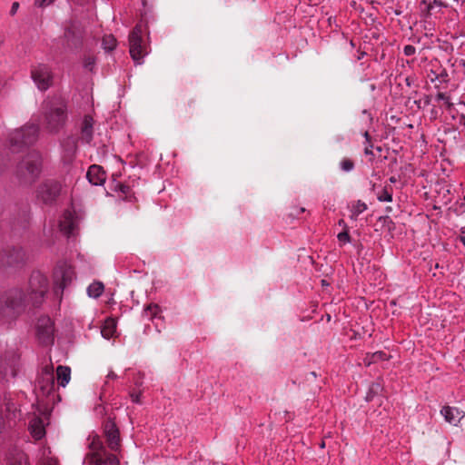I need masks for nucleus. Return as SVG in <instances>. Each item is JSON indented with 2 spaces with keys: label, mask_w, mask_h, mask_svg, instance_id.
Instances as JSON below:
<instances>
[{
  "label": "nucleus",
  "mask_w": 465,
  "mask_h": 465,
  "mask_svg": "<svg viewBox=\"0 0 465 465\" xmlns=\"http://www.w3.org/2000/svg\"><path fill=\"white\" fill-rule=\"evenodd\" d=\"M3 315L9 321H15L30 307L28 296L23 287L6 290L0 299Z\"/></svg>",
  "instance_id": "f257e3e1"
},
{
  "label": "nucleus",
  "mask_w": 465,
  "mask_h": 465,
  "mask_svg": "<svg viewBox=\"0 0 465 465\" xmlns=\"http://www.w3.org/2000/svg\"><path fill=\"white\" fill-rule=\"evenodd\" d=\"M366 209V203L360 200L353 203L351 205V213L356 215L362 213Z\"/></svg>",
  "instance_id": "c756f323"
},
{
  "label": "nucleus",
  "mask_w": 465,
  "mask_h": 465,
  "mask_svg": "<svg viewBox=\"0 0 465 465\" xmlns=\"http://www.w3.org/2000/svg\"><path fill=\"white\" fill-rule=\"evenodd\" d=\"M95 64V59L93 56H87L84 60V67L88 71H93Z\"/></svg>",
  "instance_id": "f704fd0d"
},
{
  "label": "nucleus",
  "mask_w": 465,
  "mask_h": 465,
  "mask_svg": "<svg viewBox=\"0 0 465 465\" xmlns=\"http://www.w3.org/2000/svg\"><path fill=\"white\" fill-rule=\"evenodd\" d=\"M432 5H436L438 7H447L448 6L447 0H433Z\"/></svg>",
  "instance_id": "ea45409f"
},
{
  "label": "nucleus",
  "mask_w": 465,
  "mask_h": 465,
  "mask_svg": "<svg viewBox=\"0 0 465 465\" xmlns=\"http://www.w3.org/2000/svg\"><path fill=\"white\" fill-rule=\"evenodd\" d=\"M64 156L71 160L77 151V141L73 136H68L62 142Z\"/></svg>",
  "instance_id": "412c9836"
},
{
  "label": "nucleus",
  "mask_w": 465,
  "mask_h": 465,
  "mask_svg": "<svg viewBox=\"0 0 465 465\" xmlns=\"http://www.w3.org/2000/svg\"><path fill=\"white\" fill-rule=\"evenodd\" d=\"M43 170V157L39 152L28 153L17 164L16 178L23 183L32 184L39 177Z\"/></svg>",
  "instance_id": "7ed1b4c3"
},
{
  "label": "nucleus",
  "mask_w": 465,
  "mask_h": 465,
  "mask_svg": "<svg viewBox=\"0 0 465 465\" xmlns=\"http://www.w3.org/2000/svg\"><path fill=\"white\" fill-rule=\"evenodd\" d=\"M39 127L35 124H28L15 129L9 135L10 149L16 153L25 146L35 143L38 138Z\"/></svg>",
  "instance_id": "39448f33"
},
{
  "label": "nucleus",
  "mask_w": 465,
  "mask_h": 465,
  "mask_svg": "<svg viewBox=\"0 0 465 465\" xmlns=\"http://www.w3.org/2000/svg\"><path fill=\"white\" fill-rule=\"evenodd\" d=\"M6 465H28L27 457L21 453L10 458Z\"/></svg>",
  "instance_id": "c85d7f7f"
},
{
  "label": "nucleus",
  "mask_w": 465,
  "mask_h": 465,
  "mask_svg": "<svg viewBox=\"0 0 465 465\" xmlns=\"http://www.w3.org/2000/svg\"><path fill=\"white\" fill-rule=\"evenodd\" d=\"M30 430L35 440H39L45 435V430L42 423V420H38L30 425Z\"/></svg>",
  "instance_id": "393cba45"
},
{
  "label": "nucleus",
  "mask_w": 465,
  "mask_h": 465,
  "mask_svg": "<svg viewBox=\"0 0 465 465\" xmlns=\"http://www.w3.org/2000/svg\"><path fill=\"white\" fill-rule=\"evenodd\" d=\"M389 180H390V182H391V183H396V182H397V179H396L394 176H391Z\"/></svg>",
  "instance_id": "3c124183"
},
{
  "label": "nucleus",
  "mask_w": 465,
  "mask_h": 465,
  "mask_svg": "<svg viewBox=\"0 0 465 465\" xmlns=\"http://www.w3.org/2000/svg\"><path fill=\"white\" fill-rule=\"evenodd\" d=\"M53 278V292L58 302L61 303L64 292L75 278V272L71 265L66 262H59L54 270Z\"/></svg>",
  "instance_id": "423d86ee"
},
{
  "label": "nucleus",
  "mask_w": 465,
  "mask_h": 465,
  "mask_svg": "<svg viewBox=\"0 0 465 465\" xmlns=\"http://www.w3.org/2000/svg\"><path fill=\"white\" fill-rule=\"evenodd\" d=\"M337 238L341 246L351 242V234H337Z\"/></svg>",
  "instance_id": "c9c22d12"
},
{
  "label": "nucleus",
  "mask_w": 465,
  "mask_h": 465,
  "mask_svg": "<svg viewBox=\"0 0 465 465\" xmlns=\"http://www.w3.org/2000/svg\"><path fill=\"white\" fill-rule=\"evenodd\" d=\"M94 120L91 116L85 115L81 126V140L89 143L93 138Z\"/></svg>",
  "instance_id": "6ab92c4d"
},
{
  "label": "nucleus",
  "mask_w": 465,
  "mask_h": 465,
  "mask_svg": "<svg viewBox=\"0 0 465 465\" xmlns=\"http://www.w3.org/2000/svg\"><path fill=\"white\" fill-rule=\"evenodd\" d=\"M43 108L46 128L52 133L61 130L67 121L66 102L59 96H54L45 100Z\"/></svg>",
  "instance_id": "f03ea898"
},
{
  "label": "nucleus",
  "mask_w": 465,
  "mask_h": 465,
  "mask_svg": "<svg viewBox=\"0 0 465 465\" xmlns=\"http://www.w3.org/2000/svg\"><path fill=\"white\" fill-rule=\"evenodd\" d=\"M377 199L380 202H387L391 203L392 202V190L391 187H388L387 185L384 186L378 193H377Z\"/></svg>",
  "instance_id": "bb28decb"
},
{
  "label": "nucleus",
  "mask_w": 465,
  "mask_h": 465,
  "mask_svg": "<svg viewBox=\"0 0 465 465\" xmlns=\"http://www.w3.org/2000/svg\"><path fill=\"white\" fill-rule=\"evenodd\" d=\"M95 411L101 414V415H104L105 414V408L102 405H98L95 407Z\"/></svg>",
  "instance_id": "c03bdc74"
},
{
  "label": "nucleus",
  "mask_w": 465,
  "mask_h": 465,
  "mask_svg": "<svg viewBox=\"0 0 465 465\" xmlns=\"http://www.w3.org/2000/svg\"><path fill=\"white\" fill-rule=\"evenodd\" d=\"M44 465H56V464L54 462L49 460V461L45 462Z\"/></svg>",
  "instance_id": "603ef678"
},
{
  "label": "nucleus",
  "mask_w": 465,
  "mask_h": 465,
  "mask_svg": "<svg viewBox=\"0 0 465 465\" xmlns=\"http://www.w3.org/2000/svg\"><path fill=\"white\" fill-rule=\"evenodd\" d=\"M104 285L102 282L94 281L86 289L87 295L90 298L97 299L104 292Z\"/></svg>",
  "instance_id": "5701e85b"
},
{
  "label": "nucleus",
  "mask_w": 465,
  "mask_h": 465,
  "mask_svg": "<svg viewBox=\"0 0 465 465\" xmlns=\"http://www.w3.org/2000/svg\"><path fill=\"white\" fill-rule=\"evenodd\" d=\"M82 218L74 212L65 211L59 220L60 232H74L81 230Z\"/></svg>",
  "instance_id": "2eb2a0df"
},
{
  "label": "nucleus",
  "mask_w": 465,
  "mask_h": 465,
  "mask_svg": "<svg viewBox=\"0 0 465 465\" xmlns=\"http://www.w3.org/2000/svg\"><path fill=\"white\" fill-rule=\"evenodd\" d=\"M436 100L437 101H444L448 109H451L453 106V104L450 102V96H448L444 93H438L436 95Z\"/></svg>",
  "instance_id": "72a5a7b5"
},
{
  "label": "nucleus",
  "mask_w": 465,
  "mask_h": 465,
  "mask_svg": "<svg viewBox=\"0 0 465 465\" xmlns=\"http://www.w3.org/2000/svg\"><path fill=\"white\" fill-rule=\"evenodd\" d=\"M25 262V252L21 247L6 244L0 250V269H18Z\"/></svg>",
  "instance_id": "0eeeda50"
},
{
  "label": "nucleus",
  "mask_w": 465,
  "mask_h": 465,
  "mask_svg": "<svg viewBox=\"0 0 465 465\" xmlns=\"http://www.w3.org/2000/svg\"><path fill=\"white\" fill-rule=\"evenodd\" d=\"M87 440L90 451L85 455L84 464L102 465L103 455L106 452L103 441L97 434L90 435Z\"/></svg>",
  "instance_id": "f8f14e48"
},
{
  "label": "nucleus",
  "mask_w": 465,
  "mask_h": 465,
  "mask_svg": "<svg viewBox=\"0 0 465 465\" xmlns=\"http://www.w3.org/2000/svg\"><path fill=\"white\" fill-rule=\"evenodd\" d=\"M36 339L44 346L53 345L54 341V322L45 314L36 319L35 325Z\"/></svg>",
  "instance_id": "1a4fd4ad"
},
{
  "label": "nucleus",
  "mask_w": 465,
  "mask_h": 465,
  "mask_svg": "<svg viewBox=\"0 0 465 465\" xmlns=\"http://www.w3.org/2000/svg\"><path fill=\"white\" fill-rule=\"evenodd\" d=\"M102 45L105 51H113L116 47V39L112 35H104Z\"/></svg>",
  "instance_id": "cd10ccee"
},
{
  "label": "nucleus",
  "mask_w": 465,
  "mask_h": 465,
  "mask_svg": "<svg viewBox=\"0 0 465 465\" xmlns=\"http://www.w3.org/2000/svg\"><path fill=\"white\" fill-rule=\"evenodd\" d=\"M456 240H459L465 246V234H460Z\"/></svg>",
  "instance_id": "49530a36"
},
{
  "label": "nucleus",
  "mask_w": 465,
  "mask_h": 465,
  "mask_svg": "<svg viewBox=\"0 0 465 465\" xmlns=\"http://www.w3.org/2000/svg\"><path fill=\"white\" fill-rule=\"evenodd\" d=\"M31 79L41 92L48 90L53 84V72L49 65L38 64L31 67Z\"/></svg>",
  "instance_id": "9d476101"
},
{
  "label": "nucleus",
  "mask_w": 465,
  "mask_h": 465,
  "mask_svg": "<svg viewBox=\"0 0 465 465\" xmlns=\"http://www.w3.org/2000/svg\"><path fill=\"white\" fill-rule=\"evenodd\" d=\"M54 0H35V4L37 6L43 7L52 4Z\"/></svg>",
  "instance_id": "58836bf2"
},
{
  "label": "nucleus",
  "mask_w": 465,
  "mask_h": 465,
  "mask_svg": "<svg viewBox=\"0 0 465 465\" xmlns=\"http://www.w3.org/2000/svg\"><path fill=\"white\" fill-rule=\"evenodd\" d=\"M383 391V385L380 381L372 382L367 391L365 400L366 401H371L374 397L381 395Z\"/></svg>",
  "instance_id": "b1692460"
},
{
  "label": "nucleus",
  "mask_w": 465,
  "mask_h": 465,
  "mask_svg": "<svg viewBox=\"0 0 465 465\" xmlns=\"http://www.w3.org/2000/svg\"><path fill=\"white\" fill-rule=\"evenodd\" d=\"M459 224L460 227V232H465V215L460 218Z\"/></svg>",
  "instance_id": "37998d69"
},
{
  "label": "nucleus",
  "mask_w": 465,
  "mask_h": 465,
  "mask_svg": "<svg viewBox=\"0 0 465 465\" xmlns=\"http://www.w3.org/2000/svg\"><path fill=\"white\" fill-rule=\"evenodd\" d=\"M322 285H326V284H327V283H326V281H325V280H322Z\"/></svg>",
  "instance_id": "4d7b16f0"
},
{
  "label": "nucleus",
  "mask_w": 465,
  "mask_h": 465,
  "mask_svg": "<svg viewBox=\"0 0 465 465\" xmlns=\"http://www.w3.org/2000/svg\"><path fill=\"white\" fill-rule=\"evenodd\" d=\"M143 28L140 25L131 31L129 35V52L136 64H142L143 58L148 54L149 50L142 38Z\"/></svg>",
  "instance_id": "6e6552de"
},
{
  "label": "nucleus",
  "mask_w": 465,
  "mask_h": 465,
  "mask_svg": "<svg viewBox=\"0 0 465 465\" xmlns=\"http://www.w3.org/2000/svg\"><path fill=\"white\" fill-rule=\"evenodd\" d=\"M391 356L388 355L383 351H377L375 352H368L366 353L363 362L366 366H370L373 363H377L379 361H388Z\"/></svg>",
  "instance_id": "aec40b11"
},
{
  "label": "nucleus",
  "mask_w": 465,
  "mask_h": 465,
  "mask_svg": "<svg viewBox=\"0 0 465 465\" xmlns=\"http://www.w3.org/2000/svg\"><path fill=\"white\" fill-rule=\"evenodd\" d=\"M18 7L19 4L17 2H14L10 10L12 15H14L17 12Z\"/></svg>",
  "instance_id": "79ce46f5"
},
{
  "label": "nucleus",
  "mask_w": 465,
  "mask_h": 465,
  "mask_svg": "<svg viewBox=\"0 0 465 465\" xmlns=\"http://www.w3.org/2000/svg\"><path fill=\"white\" fill-rule=\"evenodd\" d=\"M312 376H316V373L314 371L311 372Z\"/></svg>",
  "instance_id": "bf43d9fd"
},
{
  "label": "nucleus",
  "mask_w": 465,
  "mask_h": 465,
  "mask_svg": "<svg viewBox=\"0 0 465 465\" xmlns=\"http://www.w3.org/2000/svg\"><path fill=\"white\" fill-rule=\"evenodd\" d=\"M107 378H108V379H113V380H114V379H117V378H118V376H117L114 371H110V372L108 373V375H107Z\"/></svg>",
  "instance_id": "de8ad7c7"
},
{
  "label": "nucleus",
  "mask_w": 465,
  "mask_h": 465,
  "mask_svg": "<svg viewBox=\"0 0 465 465\" xmlns=\"http://www.w3.org/2000/svg\"><path fill=\"white\" fill-rule=\"evenodd\" d=\"M3 42H4L3 36L0 35V46L2 45Z\"/></svg>",
  "instance_id": "5fc2aeb1"
},
{
  "label": "nucleus",
  "mask_w": 465,
  "mask_h": 465,
  "mask_svg": "<svg viewBox=\"0 0 465 465\" xmlns=\"http://www.w3.org/2000/svg\"><path fill=\"white\" fill-rule=\"evenodd\" d=\"M106 323H107V325H105L102 329L101 332H102L103 337L109 339L110 337L113 336V334L115 331V325L113 322H111L110 324L108 322H106Z\"/></svg>",
  "instance_id": "2f4dec72"
},
{
  "label": "nucleus",
  "mask_w": 465,
  "mask_h": 465,
  "mask_svg": "<svg viewBox=\"0 0 465 465\" xmlns=\"http://www.w3.org/2000/svg\"><path fill=\"white\" fill-rule=\"evenodd\" d=\"M161 312V308L158 304L150 303L143 310V315L149 320L155 319Z\"/></svg>",
  "instance_id": "a878e982"
},
{
  "label": "nucleus",
  "mask_w": 465,
  "mask_h": 465,
  "mask_svg": "<svg viewBox=\"0 0 465 465\" xmlns=\"http://www.w3.org/2000/svg\"><path fill=\"white\" fill-rule=\"evenodd\" d=\"M58 384L65 387L71 379V369L68 366L59 365L56 368Z\"/></svg>",
  "instance_id": "4be33fe9"
},
{
  "label": "nucleus",
  "mask_w": 465,
  "mask_h": 465,
  "mask_svg": "<svg viewBox=\"0 0 465 465\" xmlns=\"http://www.w3.org/2000/svg\"><path fill=\"white\" fill-rule=\"evenodd\" d=\"M440 412L445 421L453 426H458L460 421L465 417V411L455 406H443Z\"/></svg>",
  "instance_id": "f3484780"
},
{
  "label": "nucleus",
  "mask_w": 465,
  "mask_h": 465,
  "mask_svg": "<svg viewBox=\"0 0 465 465\" xmlns=\"http://www.w3.org/2000/svg\"><path fill=\"white\" fill-rule=\"evenodd\" d=\"M0 378H3V372L0 371Z\"/></svg>",
  "instance_id": "052dcab7"
},
{
  "label": "nucleus",
  "mask_w": 465,
  "mask_h": 465,
  "mask_svg": "<svg viewBox=\"0 0 465 465\" xmlns=\"http://www.w3.org/2000/svg\"><path fill=\"white\" fill-rule=\"evenodd\" d=\"M462 200H463V202L461 203V205H462V206H465V196L463 197V199H462Z\"/></svg>",
  "instance_id": "6e6d98bb"
},
{
  "label": "nucleus",
  "mask_w": 465,
  "mask_h": 465,
  "mask_svg": "<svg viewBox=\"0 0 465 465\" xmlns=\"http://www.w3.org/2000/svg\"><path fill=\"white\" fill-rule=\"evenodd\" d=\"M130 398L134 403L140 404L141 403V391H132L130 392Z\"/></svg>",
  "instance_id": "4c0bfd02"
},
{
  "label": "nucleus",
  "mask_w": 465,
  "mask_h": 465,
  "mask_svg": "<svg viewBox=\"0 0 465 465\" xmlns=\"http://www.w3.org/2000/svg\"><path fill=\"white\" fill-rule=\"evenodd\" d=\"M86 178L93 185H102L105 181V173L101 166L94 164L89 167Z\"/></svg>",
  "instance_id": "a211bd4d"
},
{
  "label": "nucleus",
  "mask_w": 465,
  "mask_h": 465,
  "mask_svg": "<svg viewBox=\"0 0 465 465\" xmlns=\"http://www.w3.org/2000/svg\"><path fill=\"white\" fill-rule=\"evenodd\" d=\"M24 289L28 296L30 308L39 309L44 304L45 296L48 293L49 280L40 271H34L30 274L26 287Z\"/></svg>",
  "instance_id": "20e7f679"
},
{
  "label": "nucleus",
  "mask_w": 465,
  "mask_h": 465,
  "mask_svg": "<svg viewBox=\"0 0 465 465\" xmlns=\"http://www.w3.org/2000/svg\"><path fill=\"white\" fill-rule=\"evenodd\" d=\"M406 83H407L408 85H411V83H410L408 78L406 79Z\"/></svg>",
  "instance_id": "13d9d810"
},
{
  "label": "nucleus",
  "mask_w": 465,
  "mask_h": 465,
  "mask_svg": "<svg viewBox=\"0 0 465 465\" xmlns=\"http://www.w3.org/2000/svg\"><path fill=\"white\" fill-rule=\"evenodd\" d=\"M341 169L344 172H351L354 168V163L351 159L344 158L340 163Z\"/></svg>",
  "instance_id": "473e14b6"
},
{
  "label": "nucleus",
  "mask_w": 465,
  "mask_h": 465,
  "mask_svg": "<svg viewBox=\"0 0 465 465\" xmlns=\"http://www.w3.org/2000/svg\"><path fill=\"white\" fill-rule=\"evenodd\" d=\"M363 136H364V137H365V139H366V143L371 142V137H370V134H369V133H368L367 131H366V132H364Z\"/></svg>",
  "instance_id": "09e8293b"
},
{
  "label": "nucleus",
  "mask_w": 465,
  "mask_h": 465,
  "mask_svg": "<svg viewBox=\"0 0 465 465\" xmlns=\"http://www.w3.org/2000/svg\"><path fill=\"white\" fill-rule=\"evenodd\" d=\"M371 149H372V144H371V142L366 143V146H365V148H364V153H365L366 155H372L373 153H372V150H371Z\"/></svg>",
  "instance_id": "a19ab883"
},
{
  "label": "nucleus",
  "mask_w": 465,
  "mask_h": 465,
  "mask_svg": "<svg viewBox=\"0 0 465 465\" xmlns=\"http://www.w3.org/2000/svg\"><path fill=\"white\" fill-rule=\"evenodd\" d=\"M84 31L77 23H71L64 31V39L67 48H78L82 45Z\"/></svg>",
  "instance_id": "dca6fc26"
},
{
  "label": "nucleus",
  "mask_w": 465,
  "mask_h": 465,
  "mask_svg": "<svg viewBox=\"0 0 465 465\" xmlns=\"http://www.w3.org/2000/svg\"><path fill=\"white\" fill-rule=\"evenodd\" d=\"M414 104L417 105L418 108L423 107L421 100L414 101Z\"/></svg>",
  "instance_id": "8fccbe9b"
},
{
  "label": "nucleus",
  "mask_w": 465,
  "mask_h": 465,
  "mask_svg": "<svg viewBox=\"0 0 465 465\" xmlns=\"http://www.w3.org/2000/svg\"><path fill=\"white\" fill-rule=\"evenodd\" d=\"M20 353L15 348L7 349L0 361V366L4 368L3 377L10 371L12 376H15L20 365Z\"/></svg>",
  "instance_id": "4468645a"
},
{
  "label": "nucleus",
  "mask_w": 465,
  "mask_h": 465,
  "mask_svg": "<svg viewBox=\"0 0 465 465\" xmlns=\"http://www.w3.org/2000/svg\"><path fill=\"white\" fill-rule=\"evenodd\" d=\"M62 185L55 180H45L36 190V198L45 204L54 203L61 193Z\"/></svg>",
  "instance_id": "9b49d317"
},
{
  "label": "nucleus",
  "mask_w": 465,
  "mask_h": 465,
  "mask_svg": "<svg viewBox=\"0 0 465 465\" xmlns=\"http://www.w3.org/2000/svg\"><path fill=\"white\" fill-rule=\"evenodd\" d=\"M103 431L108 447L113 451H117L121 445L120 430L114 418L108 417L103 423Z\"/></svg>",
  "instance_id": "ddd939ff"
},
{
  "label": "nucleus",
  "mask_w": 465,
  "mask_h": 465,
  "mask_svg": "<svg viewBox=\"0 0 465 465\" xmlns=\"http://www.w3.org/2000/svg\"><path fill=\"white\" fill-rule=\"evenodd\" d=\"M102 465H119V460L114 454L103 455Z\"/></svg>",
  "instance_id": "7c9ffc66"
},
{
  "label": "nucleus",
  "mask_w": 465,
  "mask_h": 465,
  "mask_svg": "<svg viewBox=\"0 0 465 465\" xmlns=\"http://www.w3.org/2000/svg\"><path fill=\"white\" fill-rule=\"evenodd\" d=\"M416 53V48L413 45H407L403 48V54L406 56H411Z\"/></svg>",
  "instance_id": "e433bc0d"
},
{
  "label": "nucleus",
  "mask_w": 465,
  "mask_h": 465,
  "mask_svg": "<svg viewBox=\"0 0 465 465\" xmlns=\"http://www.w3.org/2000/svg\"><path fill=\"white\" fill-rule=\"evenodd\" d=\"M304 212V208H300L299 211L296 213V214L300 213H303Z\"/></svg>",
  "instance_id": "864d4df0"
},
{
  "label": "nucleus",
  "mask_w": 465,
  "mask_h": 465,
  "mask_svg": "<svg viewBox=\"0 0 465 465\" xmlns=\"http://www.w3.org/2000/svg\"><path fill=\"white\" fill-rule=\"evenodd\" d=\"M422 101L423 106H427L430 104V97L429 95H425Z\"/></svg>",
  "instance_id": "a18cd8bd"
}]
</instances>
